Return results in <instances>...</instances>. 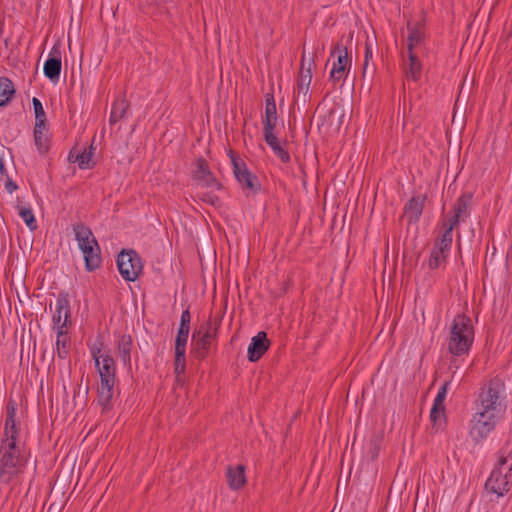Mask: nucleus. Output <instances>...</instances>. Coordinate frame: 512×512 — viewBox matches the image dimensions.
<instances>
[{"label":"nucleus","mask_w":512,"mask_h":512,"mask_svg":"<svg viewBox=\"0 0 512 512\" xmlns=\"http://www.w3.org/2000/svg\"><path fill=\"white\" fill-rule=\"evenodd\" d=\"M217 334V327L213 328L211 320L207 321L204 325L200 326L192 334V346L195 357L204 359L207 357L212 341Z\"/></svg>","instance_id":"6"},{"label":"nucleus","mask_w":512,"mask_h":512,"mask_svg":"<svg viewBox=\"0 0 512 512\" xmlns=\"http://www.w3.org/2000/svg\"><path fill=\"white\" fill-rule=\"evenodd\" d=\"M458 226V224L448 219L443 220L440 224V230L435 243L438 244V246L444 247L445 250H451L453 242V230Z\"/></svg>","instance_id":"18"},{"label":"nucleus","mask_w":512,"mask_h":512,"mask_svg":"<svg viewBox=\"0 0 512 512\" xmlns=\"http://www.w3.org/2000/svg\"><path fill=\"white\" fill-rule=\"evenodd\" d=\"M450 385V380H446L442 386L440 387V389L438 390V393L434 399V412H436V407H445L444 406V401L446 399V395H447V391H448V387Z\"/></svg>","instance_id":"35"},{"label":"nucleus","mask_w":512,"mask_h":512,"mask_svg":"<svg viewBox=\"0 0 512 512\" xmlns=\"http://www.w3.org/2000/svg\"><path fill=\"white\" fill-rule=\"evenodd\" d=\"M245 469V466L242 464L227 467V483L232 490H239L246 484Z\"/></svg>","instance_id":"19"},{"label":"nucleus","mask_w":512,"mask_h":512,"mask_svg":"<svg viewBox=\"0 0 512 512\" xmlns=\"http://www.w3.org/2000/svg\"><path fill=\"white\" fill-rule=\"evenodd\" d=\"M378 452H379V446L375 442L374 445H373V448L370 450L372 459H374V458H376L378 456Z\"/></svg>","instance_id":"50"},{"label":"nucleus","mask_w":512,"mask_h":512,"mask_svg":"<svg viewBox=\"0 0 512 512\" xmlns=\"http://www.w3.org/2000/svg\"><path fill=\"white\" fill-rule=\"evenodd\" d=\"M270 340L267 337V333L264 331L258 332L252 337L251 342L248 346L247 358L250 362H256L262 358L266 351L270 347Z\"/></svg>","instance_id":"13"},{"label":"nucleus","mask_w":512,"mask_h":512,"mask_svg":"<svg viewBox=\"0 0 512 512\" xmlns=\"http://www.w3.org/2000/svg\"><path fill=\"white\" fill-rule=\"evenodd\" d=\"M114 390L98 389L97 402L102 408V413H108L113 409Z\"/></svg>","instance_id":"30"},{"label":"nucleus","mask_w":512,"mask_h":512,"mask_svg":"<svg viewBox=\"0 0 512 512\" xmlns=\"http://www.w3.org/2000/svg\"><path fill=\"white\" fill-rule=\"evenodd\" d=\"M263 132L273 131L277 123V109L272 93L265 95V119L263 121Z\"/></svg>","instance_id":"20"},{"label":"nucleus","mask_w":512,"mask_h":512,"mask_svg":"<svg viewBox=\"0 0 512 512\" xmlns=\"http://www.w3.org/2000/svg\"><path fill=\"white\" fill-rule=\"evenodd\" d=\"M472 202V194L471 193H463L461 194L452 208V215L448 218V220L460 225L461 222H464L466 218L470 215V206Z\"/></svg>","instance_id":"15"},{"label":"nucleus","mask_w":512,"mask_h":512,"mask_svg":"<svg viewBox=\"0 0 512 512\" xmlns=\"http://www.w3.org/2000/svg\"><path fill=\"white\" fill-rule=\"evenodd\" d=\"M407 29H408V37H407V47L408 50H413L415 46L420 44L425 37V30H424V22L423 21H416L411 22L409 21L407 23Z\"/></svg>","instance_id":"21"},{"label":"nucleus","mask_w":512,"mask_h":512,"mask_svg":"<svg viewBox=\"0 0 512 512\" xmlns=\"http://www.w3.org/2000/svg\"><path fill=\"white\" fill-rule=\"evenodd\" d=\"M263 134L265 142L272 149L274 154L281 160V162L288 163L290 161V154L280 145V142L274 135L273 131L263 132Z\"/></svg>","instance_id":"24"},{"label":"nucleus","mask_w":512,"mask_h":512,"mask_svg":"<svg viewBox=\"0 0 512 512\" xmlns=\"http://www.w3.org/2000/svg\"><path fill=\"white\" fill-rule=\"evenodd\" d=\"M309 86L297 83V93L295 95V102H302L305 104L308 100Z\"/></svg>","instance_id":"37"},{"label":"nucleus","mask_w":512,"mask_h":512,"mask_svg":"<svg viewBox=\"0 0 512 512\" xmlns=\"http://www.w3.org/2000/svg\"><path fill=\"white\" fill-rule=\"evenodd\" d=\"M500 417L487 414L486 412L475 411L471 419V427L469 434L471 438L479 443L495 429L497 421Z\"/></svg>","instance_id":"9"},{"label":"nucleus","mask_w":512,"mask_h":512,"mask_svg":"<svg viewBox=\"0 0 512 512\" xmlns=\"http://www.w3.org/2000/svg\"><path fill=\"white\" fill-rule=\"evenodd\" d=\"M75 239L81 250L85 262V269L88 272L95 271L101 266V249L92 230L82 223L73 227Z\"/></svg>","instance_id":"5"},{"label":"nucleus","mask_w":512,"mask_h":512,"mask_svg":"<svg viewBox=\"0 0 512 512\" xmlns=\"http://www.w3.org/2000/svg\"><path fill=\"white\" fill-rule=\"evenodd\" d=\"M32 104L35 113V126L41 128L42 125L47 124L46 113L41 101L38 98L33 97Z\"/></svg>","instance_id":"33"},{"label":"nucleus","mask_w":512,"mask_h":512,"mask_svg":"<svg viewBox=\"0 0 512 512\" xmlns=\"http://www.w3.org/2000/svg\"><path fill=\"white\" fill-rule=\"evenodd\" d=\"M311 64H312V61L308 63V67L306 68L305 67V59H304V56H303L302 60H301V68H300L299 75L307 76V77L312 76Z\"/></svg>","instance_id":"43"},{"label":"nucleus","mask_w":512,"mask_h":512,"mask_svg":"<svg viewBox=\"0 0 512 512\" xmlns=\"http://www.w3.org/2000/svg\"><path fill=\"white\" fill-rule=\"evenodd\" d=\"M512 484V451L502 448L499 451L497 464L485 483L487 493H492L497 498L504 496Z\"/></svg>","instance_id":"3"},{"label":"nucleus","mask_w":512,"mask_h":512,"mask_svg":"<svg viewBox=\"0 0 512 512\" xmlns=\"http://www.w3.org/2000/svg\"><path fill=\"white\" fill-rule=\"evenodd\" d=\"M191 313L189 309H185L181 314L180 326H190Z\"/></svg>","instance_id":"42"},{"label":"nucleus","mask_w":512,"mask_h":512,"mask_svg":"<svg viewBox=\"0 0 512 512\" xmlns=\"http://www.w3.org/2000/svg\"><path fill=\"white\" fill-rule=\"evenodd\" d=\"M194 179L203 187H215L217 190L223 189V184L215 178L204 158H198L196 160Z\"/></svg>","instance_id":"12"},{"label":"nucleus","mask_w":512,"mask_h":512,"mask_svg":"<svg viewBox=\"0 0 512 512\" xmlns=\"http://www.w3.org/2000/svg\"><path fill=\"white\" fill-rule=\"evenodd\" d=\"M505 390V383L502 379L499 377L491 379L481 388L478 398L475 401V410L501 418L506 409Z\"/></svg>","instance_id":"2"},{"label":"nucleus","mask_w":512,"mask_h":512,"mask_svg":"<svg viewBox=\"0 0 512 512\" xmlns=\"http://www.w3.org/2000/svg\"><path fill=\"white\" fill-rule=\"evenodd\" d=\"M434 412V405L430 411V420L434 426L441 427L445 422V407H436V412Z\"/></svg>","instance_id":"36"},{"label":"nucleus","mask_w":512,"mask_h":512,"mask_svg":"<svg viewBox=\"0 0 512 512\" xmlns=\"http://www.w3.org/2000/svg\"><path fill=\"white\" fill-rule=\"evenodd\" d=\"M186 349L175 348V360L174 366H185L186 367Z\"/></svg>","instance_id":"40"},{"label":"nucleus","mask_w":512,"mask_h":512,"mask_svg":"<svg viewBox=\"0 0 512 512\" xmlns=\"http://www.w3.org/2000/svg\"><path fill=\"white\" fill-rule=\"evenodd\" d=\"M190 326H180L175 339V348L186 349Z\"/></svg>","instance_id":"34"},{"label":"nucleus","mask_w":512,"mask_h":512,"mask_svg":"<svg viewBox=\"0 0 512 512\" xmlns=\"http://www.w3.org/2000/svg\"><path fill=\"white\" fill-rule=\"evenodd\" d=\"M17 402L10 398L6 405V418L0 440V483L9 484L18 477L28 459L20 445V423L16 420Z\"/></svg>","instance_id":"1"},{"label":"nucleus","mask_w":512,"mask_h":512,"mask_svg":"<svg viewBox=\"0 0 512 512\" xmlns=\"http://www.w3.org/2000/svg\"><path fill=\"white\" fill-rule=\"evenodd\" d=\"M335 54H337V61L333 64V68L330 72V78L333 81H339L345 76L346 67L348 65L350 66L347 47L337 43L331 52L332 56Z\"/></svg>","instance_id":"14"},{"label":"nucleus","mask_w":512,"mask_h":512,"mask_svg":"<svg viewBox=\"0 0 512 512\" xmlns=\"http://www.w3.org/2000/svg\"><path fill=\"white\" fill-rule=\"evenodd\" d=\"M34 142L35 146L40 154H46L50 149V134L48 132V126L42 125L41 128L34 126Z\"/></svg>","instance_id":"23"},{"label":"nucleus","mask_w":512,"mask_h":512,"mask_svg":"<svg viewBox=\"0 0 512 512\" xmlns=\"http://www.w3.org/2000/svg\"><path fill=\"white\" fill-rule=\"evenodd\" d=\"M452 367H454L455 369L458 368V366L456 365V361L455 360L450 362L449 369H451Z\"/></svg>","instance_id":"52"},{"label":"nucleus","mask_w":512,"mask_h":512,"mask_svg":"<svg viewBox=\"0 0 512 512\" xmlns=\"http://www.w3.org/2000/svg\"><path fill=\"white\" fill-rule=\"evenodd\" d=\"M185 369V366H174V373L178 382L180 381L181 375L185 373Z\"/></svg>","instance_id":"48"},{"label":"nucleus","mask_w":512,"mask_h":512,"mask_svg":"<svg viewBox=\"0 0 512 512\" xmlns=\"http://www.w3.org/2000/svg\"><path fill=\"white\" fill-rule=\"evenodd\" d=\"M198 198L203 202H206L213 206H216L219 203V198L216 195L209 192L199 193Z\"/></svg>","instance_id":"39"},{"label":"nucleus","mask_w":512,"mask_h":512,"mask_svg":"<svg viewBox=\"0 0 512 512\" xmlns=\"http://www.w3.org/2000/svg\"><path fill=\"white\" fill-rule=\"evenodd\" d=\"M18 213L31 231H35L38 228L35 216L31 208L18 206Z\"/></svg>","instance_id":"32"},{"label":"nucleus","mask_w":512,"mask_h":512,"mask_svg":"<svg viewBox=\"0 0 512 512\" xmlns=\"http://www.w3.org/2000/svg\"><path fill=\"white\" fill-rule=\"evenodd\" d=\"M375 71H376V67L374 64H372V66L370 67L369 63H367V66H366V63H364L362 77L365 78L368 75L370 78H372L373 75L375 74Z\"/></svg>","instance_id":"44"},{"label":"nucleus","mask_w":512,"mask_h":512,"mask_svg":"<svg viewBox=\"0 0 512 512\" xmlns=\"http://www.w3.org/2000/svg\"><path fill=\"white\" fill-rule=\"evenodd\" d=\"M115 346L123 366L131 369V352L133 349L132 336L128 334L119 335L115 341Z\"/></svg>","instance_id":"17"},{"label":"nucleus","mask_w":512,"mask_h":512,"mask_svg":"<svg viewBox=\"0 0 512 512\" xmlns=\"http://www.w3.org/2000/svg\"><path fill=\"white\" fill-rule=\"evenodd\" d=\"M129 108L130 103L125 97L117 98L112 104L109 118L110 125H114L120 120L125 119Z\"/></svg>","instance_id":"22"},{"label":"nucleus","mask_w":512,"mask_h":512,"mask_svg":"<svg viewBox=\"0 0 512 512\" xmlns=\"http://www.w3.org/2000/svg\"><path fill=\"white\" fill-rule=\"evenodd\" d=\"M6 176H8V173L4 163V156L0 155V177L3 178Z\"/></svg>","instance_id":"47"},{"label":"nucleus","mask_w":512,"mask_h":512,"mask_svg":"<svg viewBox=\"0 0 512 512\" xmlns=\"http://www.w3.org/2000/svg\"><path fill=\"white\" fill-rule=\"evenodd\" d=\"M62 52L59 43L53 45L50 50L48 59L43 66V73L51 82L57 83L60 78L62 68Z\"/></svg>","instance_id":"11"},{"label":"nucleus","mask_w":512,"mask_h":512,"mask_svg":"<svg viewBox=\"0 0 512 512\" xmlns=\"http://www.w3.org/2000/svg\"><path fill=\"white\" fill-rule=\"evenodd\" d=\"M426 195L413 196L404 207V217L409 224L417 223L423 213Z\"/></svg>","instance_id":"16"},{"label":"nucleus","mask_w":512,"mask_h":512,"mask_svg":"<svg viewBox=\"0 0 512 512\" xmlns=\"http://www.w3.org/2000/svg\"><path fill=\"white\" fill-rule=\"evenodd\" d=\"M95 147L90 145L88 148H85L81 153L76 154L75 161H77L80 169L92 168L95 163L92 162V157L94 155Z\"/></svg>","instance_id":"31"},{"label":"nucleus","mask_w":512,"mask_h":512,"mask_svg":"<svg viewBox=\"0 0 512 512\" xmlns=\"http://www.w3.org/2000/svg\"><path fill=\"white\" fill-rule=\"evenodd\" d=\"M408 60L409 62L405 68L406 77L413 81H417L421 77L422 65L413 50H408Z\"/></svg>","instance_id":"25"},{"label":"nucleus","mask_w":512,"mask_h":512,"mask_svg":"<svg viewBox=\"0 0 512 512\" xmlns=\"http://www.w3.org/2000/svg\"><path fill=\"white\" fill-rule=\"evenodd\" d=\"M70 317L71 309L68 294L64 291H60L56 299L55 311L52 315L53 326L57 332L60 330L67 331Z\"/></svg>","instance_id":"10"},{"label":"nucleus","mask_w":512,"mask_h":512,"mask_svg":"<svg viewBox=\"0 0 512 512\" xmlns=\"http://www.w3.org/2000/svg\"><path fill=\"white\" fill-rule=\"evenodd\" d=\"M70 352V338L67 331H58L56 339V354L59 359H66Z\"/></svg>","instance_id":"29"},{"label":"nucleus","mask_w":512,"mask_h":512,"mask_svg":"<svg viewBox=\"0 0 512 512\" xmlns=\"http://www.w3.org/2000/svg\"><path fill=\"white\" fill-rule=\"evenodd\" d=\"M5 178H6L5 188H6L7 192L13 193L18 188L17 184L9 177V175L6 176Z\"/></svg>","instance_id":"45"},{"label":"nucleus","mask_w":512,"mask_h":512,"mask_svg":"<svg viewBox=\"0 0 512 512\" xmlns=\"http://www.w3.org/2000/svg\"><path fill=\"white\" fill-rule=\"evenodd\" d=\"M117 266L120 275L126 281H135L142 271L141 258L134 250L121 251L117 257Z\"/></svg>","instance_id":"7"},{"label":"nucleus","mask_w":512,"mask_h":512,"mask_svg":"<svg viewBox=\"0 0 512 512\" xmlns=\"http://www.w3.org/2000/svg\"><path fill=\"white\" fill-rule=\"evenodd\" d=\"M311 80H312V76L307 77V76L299 75L297 83L303 84V85H308L310 87Z\"/></svg>","instance_id":"49"},{"label":"nucleus","mask_w":512,"mask_h":512,"mask_svg":"<svg viewBox=\"0 0 512 512\" xmlns=\"http://www.w3.org/2000/svg\"><path fill=\"white\" fill-rule=\"evenodd\" d=\"M474 341L472 320L465 314H457L452 322L448 351L454 356L468 354Z\"/></svg>","instance_id":"4"},{"label":"nucleus","mask_w":512,"mask_h":512,"mask_svg":"<svg viewBox=\"0 0 512 512\" xmlns=\"http://www.w3.org/2000/svg\"><path fill=\"white\" fill-rule=\"evenodd\" d=\"M16 93L13 82L7 77H0V108L7 106Z\"/></svg>","instance_id":"26"},{"label":"nucleus","mask_w":512,"mask_h":512,"mask_svg":"<svg viewBox=\"0 0 512 512\" xmlns=\"http://www.w3.org/2000/svg\"><path fill=\"white\" fill-rule=\"evenodd\" d=\"M102 347L103 342L100 340V338L92 346H90V352L93 360L95 361V364H99V360L103 359L104 355H101Z\"/></svg>","instance_id":"38"},{"label":"nucleus","mask_w":512,"mask_h":512,"mask_svg":"<svg viewBox=\"0 0 512 512\" xmlns=\"http://www.w3.org/2000/svg\"><path fill=\"white\" fill-rule=\"evenodd\" d=\"M116 378L114 377H100V386L98 389L114 390Z\"/></svg>","instance_id":"41"},{"label":"nucleus","mask_w":512,"mask_h":512,"mask_svg":"<svg viewBox=\"0 0 512 512\" xmlns=\"http://www.w3.org/2000/svg\"><path fill=\"white\" fill-rule=\"evenodd\" d=\"M75 156H76V155L74 154V151H73V150H71V151L69 152V155H68V161H69V162H71V163H75V162H76V161H75Z\"/></svg>","instance_id":"51"},{"label":"nucleus","mask_w":512,"mask_h":512,"mask_svg":"<svg viewBox=\"0 0 512 512\" xmlns=\"http://www.w3.org/2000/svg\"><path fill=\"white\" fill-rule=\"evenodd\" d=\"M373 56V53H372V46L371 44L366 41L365 43V55H364V63H369V60L372 58Z\"/></svg>","instance_id":"46"},{"label":"nucleus","mask_w":512,"mask_h":512,"mask_svg":"<svg viewBox=\"0 0 512 512\" xmlns=\"http://www.w3.org/2000/svg\"><path fill=\"white\" fill-rule=\"evenodd\" d=\"M229 156L233 166V173L236 180L239 182L243 189H248L252 192H257L261 188L258 177L253 174L247 167L246 163L239 158L232 150L229 151Z\"/></svg>","instance_id":"8"},{"label":"nucleus","mask_w":512,"mask_h":512,"mask_svg":"<svg viewBox=\"0 0 512 512\" xmlns=\"http://www.w3.org/2000/svg\"><path fill=\"white\" fill-rule=\"evenodd\" d=\"M450 253V250H445L444 247L438 246V244L434 243V246L431 251V255L428 261V266L430 269H437L441 266L442 263L446 262V259Z\"/></svg>","instance_id":"28"},{"label":"nucleus","mask_w":512,"mask_h":512,"mask_svg":"<svg viewBox=\"0 0 512 512\" xmlns=\"http://www.w3.org/2000/svg\"><path fill=\"white\" fill-rule=\"evenodd\" d=\"M100 377L116 378V363L110 354H105L103 359L99 360V364H95Z\"/></svg>","instance_id":"27"}]
</instances>
